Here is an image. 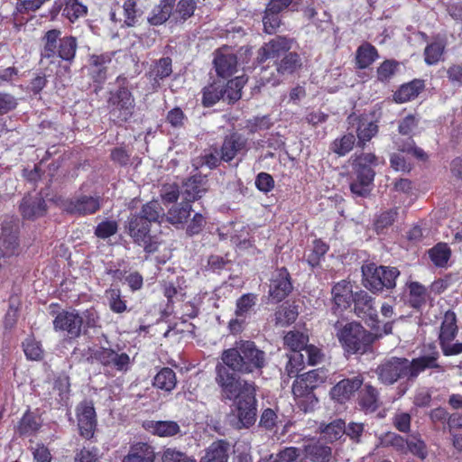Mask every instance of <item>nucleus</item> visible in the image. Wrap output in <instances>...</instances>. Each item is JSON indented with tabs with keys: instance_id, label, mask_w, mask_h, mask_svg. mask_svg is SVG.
I'll return each instance as SVG.
<instances>
[{
	"instance_id": "obj_18",
	"label": "nucleus",
	"mask_w": 462,
	"mask_h": 462,
	"mask_svg": "<svg viewBox=\"0 0 462 462\" xmlns=\"http://www.w3.org/2000/svg\"><path fill=\"white\" fill-rule=\"evenodd\" d=\"M439 357L440 355L435 343L430 342L423 345L421 356L413 358L411 361L408 360L410 380L417 378L420 373L427 369H436L439 372H443V366L439 362Z\"/></svg>"
},
{
	"instance_id": "obj_42",
	"label": "nucleus",
	"mask_w": 462,
	"mask_h": 462,
	"mask_svg": "<svg viewBox=\"0 0 462 462\" xmlns=\"http://www.w3.org/2000/svg\"><path fill=\"white\" fill-rule=\"evenodd\" d=\"M56 5L57 2H55L53 6L55 12L58 13L62 9V16L67 18L72 23L88 14V7L79 0H66L63 5H60L58 7H56Z\"/></svg>"
},
{
	"instance_id": "obj_22",
	"label": "nucleus",
	"mask_w": 462,
	"mask_h": 462,
	"mask_svg": "<svg viewBox=\"0 0 462 462\" xmlns=\"http://www.w3.org/2000/svg\"><path fill=\"white\" fill-rule=\"evenodd\" d=\"M19 226L14 219L3 221L0 235V257H12L19 253Z\"/></svg>"
},
{
	"instance_id": "obj_25",
	"label": "nucleus",
	"mask_w": 462,
	"mask_h": 462,
	"mask_svg": "<svg viewBox=\"0 0 462 462\" xmlns=\"http://www.w3.org/2000/svg\"><path fill=\"white\" fill-rule=\"evenodd\" d=\"M364 380L361 374L340 380L329 391L331 399L341 404L346 403L362 387Z\"/></svg>"
},
{
	"instance_id": "obj_24",
	"label": "nucleus",
	"mask_w": 462,
	"mask_h": 462,
	"mask_svg": "<svg viewBox=\"0 0 462 462\" xmlns=\"http://www.w3.org/2000/svg\"><path fill=\"white\" fill-rule=\"evenodd\" d=\"M101 207L100 198L79 195L65 201V211L70 215L88 216L97 213Z\"/></svg>"
},
{
	"instance_id": "obj_48",
	"label": "nucleus",
	"mask_w": 462,
	"mask_h": 462,
	"mask_svg": "<svg viewBox=\"0 0 462 462\" xmlns=\"http://www.w3.org/2000/svg\"><path fill=\"white\" fill-rule=\"evenodd\" d=\"M124 26L134 27L143 14L139 5V0H124L123 3Z\"/></svg>"
},
{
	"instance_id": "obj_35",
	"label": "nucleus",
	"mask_w": 462,
	"mask_h": 462,
	"mask_svg": "<svg viewBox=\"0 0 462 462\" xmlns=\"http://www.w3.org/2000/svg\"><path fill=\"white\" fill-rule=\"evenodd\" d=\"M143 427L152 435L170 438L180 432V425L174 420H147Z\"/></svg>"
},
{
	"instance_id": "obj_32",
	"label": "nucleus",
	"mask_w": 462,
	"mask_h": 462,
	"mask_svg": "<svg viewBox=\"0 0 462 462\" xmlns=\"http://www.w3.org/2000/svg\"><path fill=\"white\" fill-rule=\"evenodd\" d=\"M425 81L420 79H414L407 83L402 84L393 95V101L397 104H403L414 100L424 90Z\"/></svg>"
},
{
	"instance_id": "obj_2",
	"label": "nucleus",
	"mask_w": 462,
	"mask_h": 462,
	"mask_svg": "<svg viewBox=\"0 0 462 462\" xmlns=\"http://www.w3.org/2000/svg\"><path fill=\"white\" fill-rule=\"evenodd\" d=\"M294 40L277 35L265 42L257 51L256 62L273 61L277 73L281 76L292 75L302 67V59L296 51H291Z\"/></svg>"
},
{
	"instance_id": "obj_46",
	"label": "nucleus",
	"mask_w": 462,
	"mask_h": 462,
	"mask_svg": "<svg viewBox=\"0 0 462 462\" xmlns=\"http://www.w3.org/2000/svg\"><path fill=\"white\" fill-rule=\"evenodd\" d=\"M408 304L410 307L420 310L427 301V289L419 282H411L408 284Z\"/></svg>"
},
{
	"instance_id": "obj_29",
	"label": "nucleus",
	"mask_w": 462,
	"mask_h": 462,
	"mask_svg": "<svg viewBox=\"0 0 462 462\" xmlns=\"http://www.w3.org/2000/svg\"><path fill=\"white\" fill-rule=\"evenodd\" d=\"M154 447L145 441H134L121 462H155Z\"/></svg>"
},
{
	"instance_id": "obj_37",
	"label": "nucleus",
	"mask_w": 462,
	"mask_h": 462,
	"mask_svg": "<svg viewBox=\"0 0 462 462\" xmlns=\"http://www.w3.org/2000/svg\"><path fill=\"white\" fill-rule=\"evenodd\" d=\"M223 79L217 78L205 86L201 90V104L204 107H211L223 100Z\"/></svg>"
},
{
	"instance_id": "obj_60",
	"label": "nucleus",
	"mask_w": 462,
	"mask_h": 462,
	"mask_svg": "<svg viewBox=\"0 0 462 462\" xmlns=\"http://www.w3.org/2000/svg\"><path fill=\"white\" fill-rule=\"evenodd\" d=\"M263 31L268 34H274L282 23L281 14L269 10L266 6L263 17Z\"/></svg>"
},
{
	"instance_id": "obj_5",
	"label": "nucleus",
	"mask_w": 462,
	"mask_h": 462,
	"mask_svg": "<svg viewBox=\"0 0 462 462\" xmlns=\"http://www.w3.org/2000/svg\"><path fill=\"white\" fill-rule=\"evenodd\" d=\"M250 150L247 137L236 130L226 134L220 143H214L200 155V163L210 170L218 168L223 162L231 163L237 156H245Z\"/></svg>"
},
{
	"instance_id": "obj_61",
	"label": "nucleus",
	"mask_w": 462,
	"mask_h": 462,
	"mask_svg": "<svg viewBox=\"0 0 462 462\" xmlns=\"http://www.w3.org/2000/svg\"><path fill=\"white\" fill-rule=\"evenodd\" d=\"M162 290L164 297L167 299V308L172 309L175 299L178 300L179 295L181 298L185 295L180 292L181 288L177 286L173 282L162 281Z\"/></svg>"
},
{
	"instance_id": "obj_34",
	"label": "nucleus",
	"mask_w": 462,
	"mask_h": 462,
	"mask_svg": "<svg viewBox=\"0 0 462 462\" xmlns=\"http://www.w3.org/2000/svg\"><path fill=\"white\" fill-rule=\"evenodd\" d=\"M305 457L311 462H336L332 448L320 440L304 446Z\"/></svg>"
},
{
	"instance_id": "obj_20",
	"label": "nucleus",
	"mask_w": 462,
	"mask_h": 462,
	"mask_svg": "<svg viewBox=\"0 0 462 462\" xmlns=\"http://www.w3.org/2000/svg\"><path fill=\"white\" fill-rule=\"evenodd\" d=\"M79 434L85 439H93L97 427V412L92 401L84 400L76 407Z\"/></svg>"
},
{
	"instance_id": "obj_36",
	"label": "nucleus",
	"mask_w": 462,
	"mask_h": 462,
	"mask_svg": "<svg viewBox=\"0 0 462 462\" xmlns=\"http://www.w3.org/2000/svg\"><path fill=\"white\" fill-rule=\"evenodd\" d=\"M207 179L201 175H194L187 180L184 183L185 200L192 203L199 199L208 190Z\"/></svg>"
},
{
	"instance_id": "obj_31",
	"label": "nucleus",
	"mask_w": 462,
	"mask_h": 462,
	"mask_svg": "<svg viewBox=\"0 0 462 462\" xmlns=\"http://www.w3.org/2000/svg\"><path fill=\"white\" fill-rule=\"evenodd\" d=\"M357 404L365 413H373L381 405L378 389L371 383H365L358 390Z\"/></svg>"
},
{
	"instance_id": "obj_55",
	"label": "nucleus",
	"mask_w": 462,
	"mask_h": 462,
	"mask_svg": "<svg viewBox=\"0 0 462 462\" xmlns=\"http://www.w3.org/2000/svg\"><path fill=\"white\" fill-rule=\"evenodd\" d=\"M400 63L395 60H383L376 69L377 80L382 83H387L395 75Z\"/></svg>"
},
{
	"instance_id": "obj_53",
	"label": "nucleus",
	"mask_w": 462,
	"mask_h": 462,
	"mask_svg": "<svg viewBox=\"0 0 462 462\" xmlns=\"http://www.w3.org/2000/svg\"><path fill=\"white\" fill-rule=\"evenodd\" d=\"M448 428L452 443L456 449L462 451V415L452 414L448 417Z\"/></svg>"
},
{
	"instance_id": "obj_41",
	"label": "nucleus",
	"mask_w": 462,
	"mask_h": 462,
	"mask_svg": "<svg viewBox=\"0 0 462 462\" xmlns=\"http://www.w3.org/2000/svg\"><path fill=\"white\" fill-rule=\"evenodd\" d=\"M356 121V137L357 146L364 148L365 143L369 142L378 133V125L375 122L368 121L367 118L357 116Z\"/></svg>"
},
{
	"instance_id": "obj_52",
	"label": "nucleus",
	"mask_w": 462,
	"mask_h": 462,
	"mask_svg": "<svg viewBox=\"0 0 462 462\" xmlns=\"http://www.w3.org/2000/svg\"><path fill=\"white\" fill-rule=\"evenodd\" d=\"M399 215V208L394 207L382 212L374 220V226L377 234L384 233V230L393 225Z\"/></svg>"
},
{
	"instance_id": "obj_59",
	"label": "nucleus",
	"mask_w": 462,
	"mask_h": 462,
	"mask_svg": "<svg viewBox=\"0 0 462 462\" xmlns=\"http://www.w3.org/2000/svg\"><path fill=\"white\" fill-rule=\"evenodd\" d=\"M356 137L353 134H344L341 138L336 139L332 143V151L338 156H345L354 147Z\"/></svg>"
},
{
	"instance_id": "obj_1",
	"label": "nucleus",
	"mask_w": 462,
	"mask_h": 462,
	"mask_svg": "<svg viewBox=\"0 0 462 462\" xmlns=\"http://www.w3.org/2000/svg\"><path fill=\"white\" fill-rule=\"evenodd\" d=\"M164 216L159 201L152 199L143 204L139 212L128 216L125 225V232L134 244L143 246L146 253L152 254L157 251L158 245L152 241L151 228L153 224L160 225Z\"/></svg>"
},
{
	"instance_id": "obj_33",
	"label": "nucleus",
	"mask_w": 462,
	"mask_h": 462,
	"mask_svg": "<svg viewBox=\"0 0 462 462\" xmlns=\"http://www.w3.org/2000/svg\"><path fill=\"white\" fill-rule=\"evenodd\" d=\"M231 445L226 439L213 441L199 462H228Z\"/></svg>"
},
{
	"instance_id": "obj_43",
	"label": "nucleus",
	"mask_w": 462,
	"mask_h": 462,
	"mask_svg": "<svg viewBox=\"0 0 462 462\" xmlns=\"http://www.w3.org/2000/svg\"><path fill=\"white\" fill-rule=\"evenodd\" d=\"M192 211L191 203L183 199L168 209L166 218L171 225H183L187 222Z\"/></svg>"
},
{
	"instance_id": "obj_39",
	"label": "nucleus",
	"mask_w": 462,
	"mask_h": 462,
	"mask_svg": "<svg viewBox=\"0 0 462 462\" xmlns=\"http://www.w3.org/2000/svg\"><path fill=\"white\" fill-rule=\"evenodd\" d=\"M174 0H160L147 18L149 24L159 26L164 24L173 15Z\"/></svg>"
},
{
	"instance_id": "obj_10",
	"label": "nucleus",
	"mask_w": 462,
	"mask_h": 462,
	"mask_svg": "<svg viewBox=\"0 0 462 462\" xmlns=\"http://www.w3.org/2000/svg\"><path fill=\"white\" fill-rule=\"evenodd\" d=\"M324 382L319 369H313L297 377L292 383V393L298 408L306 412L312 411L319 402L314 390Z\"/></svg>"
},
{
	"instance_id": "obj_28",
	"label": "nucleus",
	"mask_w": 462,
	"mask_h": 462,
	"mask_svg": "<svg viewBox=\"0 0 462 462\" xmlns=\"http://www.w3.org/2000/svg\"><path fill=\"white\" fill-rule=\"evenodd\" d=\"M19 210L24 219L34 220L47 213V203L41 194H27L23 198Z\"/></svg>"
},
{
	"instance_id": "obj_30",
	"label": "nucleus",
	"mask_w": 462,
	"mask_h": 462,
	"mask_svg": "<svg viewBox=\"0 0 462 462\" xmlns=\"http://www.w3.org/2000/svg\"><path fill=\"white\" fill-rule=\"evenodd\" d=\"M172 73V60L170 57H162L155 60L146 72V78L153 89L161 88L162 81L169 78Z\"/></svg>"
},
{
	"instance_id": "obj_57",
	"label": "nucleus",
	"mask_w": 462,
	"mask_h": 462,
	"mask_svg": "<svg viewBox=\"0 0 462 462\" xmlns=\"http://www.w3.org/2000/svg\"><path fill=\"white\" fill-rule=\"evenodd\" d=\"M329 246L321 239H316L313 242V248L307 256L308 263L312 267H317L320 264L321 260L328 253Z\"/></svg>"
},
{
	"instance_id": "obj_40",
	"label": "nucleus",
	"mask_w": 462,
	"mask_h": 462,
	"mask_svg": "<svg viewBox=\"0 0 462 462\" xmlns=\"http://www.w3.org/2000/svg\"><path fill=\"white\" fill-rule=\"evenodd\" d=\"M379 53L377 49L370 42H365L356 51V68L365 69L369 68L377 59Z\"/></svg>"
},
{
	"instance_id": "obj_9",
	"label": "nucleus",
	"mask_w": 462,
	"mask_h": 462,
	"mask_svg": "<svg viewBox=\"0 0 462 462\" xmlns=\"http://www.w3.org/2000/svg\"><path fill=\"white\" fill-rule=\"evenodd\" d=\"M106 106L114 125L122 126L128 123L135 112V98L131 88L123 84L109 90Z\"/></svg>"
},
{
	"instance_id": "obj_26",
	"label": "nucleus",
	"mask_w": 462,
	"mask_h": 462,
	"mask_svg": "<svg viewBox=\"0 0 462 462\" xmlns=\"http://www.w3.org/2000/svg\"><path fill=\"white\" fill-rule=\"evenodd\" d=\"M213 63L217 78L228 79L237 71V57L228 47L216 51Z\"/></svg>"
},
{
	"instance_id": "obj_11",
	"label": "nucleus",
	"mask_w": 462,
	"mask_h": 462,
	"mask_svg": "<svg viewBox=\"0 0 462 462\" xmlns=\"http://www.w3.org/2000/svg\"><path fill=\"white\" fill-rule=\"evenodd\" d=\"M361 271L362 283L372 292L393 289L396 286V279L400 275V271L396 267L377 266L373 263L363 265Z\"/></svg>"
},
{
	"instance_id": "obj_44",
	"label": "nucleus",
	"mask_w": 462,
	"mask_h": 462,
	"mask_svg": "<svg viewBox=\"0 0 462 462\" xmlns=\"http://www.w3.org/2000/svg\"><path fill=\"white\" fill-rule=\"evenodd\" d=\"M41 426V418L27 411L18 422L17 432L20 436H32L40 430Z\"/></svg>"
},
{
	"instance_id": "obj_15",
	"label": "nucleus",
	"mask_w": 462,
	"mask_h": 462,
	"mask_svg": "<svg viewBox=\"0 0 462 462\" xmlns=\"http://www.w3.org/2000/svg\"><path fill=\"white\" fill-rule=\"evenodd\" d=\"M88 359L91 363L99 364L104 368L117 372H126L130 365L129 355L106 346L88 348Z\"/></svg>"
},
{
	"instance_id": "obj_49",
	"label": "nucleus",
	"mask_w": 462,
	"mask_h": 462,
	"mask_svg": "<svg viewBox=\"0 0 462 462\" xmlns=\"http://www.w3.org/2000/svg\"><path fill=\"white\" fill-rule=\"evenodd\" d=\"M177 383L175 372L169 367L162 368L153 379V385L165 392L172 391Z\"/></svg>"
},
{
	"instance_id": "obj_8",
	"label": "nucleus",
	"mask_w": 462,
	"mask_h": 462,
	"mask_svg": "<svg viewBox=\"0 0 462 462\" xmlns=\"http://www.w3.org/2000/svg\"><path fill=\"white\" fill-rule=\"evenodd\" d=\"M378 159L371 152H362L353 159L352 167L355 178L350 182V190L358 197L366 198L370 195L374 183Z\"/></svg>"
},
{
	"instance_id": "obj_19",
	"label": "nucleus",
	"mask_w": 462,
	"mask_h": 462,
	"mask_svg": "<svg viewBox=\"0 0 462 462\" xmlns=\"http://www.w3.org/2000/svg\"><path fill=\"white\" fill-rule=\"evenodd\" d=\"M353 304L354 312L358 318L372 329L379 328L380 320L374 306V298L365 291L360 290L355 292Z\"/></svg>"
},
{
	"instance_id": "obj_14",
	"label": "nucleus",
	"mask_w": 462,
	"mask_h": 462,
	"mask_svg": "<svg viewBox=\"0 0 462 462\" xmlns=\"http://www.w3.org/2000/svg\"><path fill=\"white\" fill-rule=\"evenodd\" d=\"M309 340L307 332L294 329L285 334L283 337L284 346L293 352L286 365V371L290 376L297 374L304 368V355L301 354V351L306 348Z\"/></svg>"
},
{
	"instance_id": "obj_23",
	"label": "nucleus",
	"mask_w": 462,
	"mask_h": 462,
	"mask_svg": "<svg viewBox=\"0 0 462 462\" xmlns=\"http://www.w3.org/2000/svg\"><path fill=\"white\" fill-rule=\"evenodd\" d=\"M115 51L92 53L88 59V74L95 83L103 84L107 79L108 65L112 62Z\"/></svg>"
},
{
	"instance_id": "obj_63",
	"label": "nucleus",
	"mask_w": 462,
	"mask_h": 462,
	"mask_svg": "<svg viewBox=\"0 0 462 462\" xmlns=\"http://www.w3.org/2000/svg\"><path fill=\"white\" fill-rule=\"evenodd\" d=\"M118 225L115 220H104L95 228V236L101 239H106L117 233Z\"/></svg>"
},
{
	"instance_id": "obj_54",
	"label": "nucleus",
	"mask_w": 462,
	"mask_h": 462,
	"mask_svg": "<svg viewBox=\"0 0 462 462\" xmlns=\"http://www.w3.org/2000/svg\"><path fill=\"white\" fill-rule=\"evenodd\" d=\"M106 297L112 312L121 314L127 310V302L123 299L120 289L110 288L106 290Z\"/></svg>"
},
{
	"instance_id": "obj_6",
	"label": "nucleus",
	"mask_w": 462,
	"mask_h": 462,
	"mask_svg": "<svg viewBox=\"0 0 462 462\" xmlns=\"http://www.w3.org/2000/svg\"><path fill=\"white\" fill-rule=\"evenodd\" d=\"M334 328L337 340L347 355H364L371 351L375 340L382 337V334L367 330L358 321L343 323L337 320Z\"/></svg>"
},
{
	"instance_id": "obj_58",
	"label": "nucleus",
	"mask_w": 462,
	"mask_h": 462,
	"mask_svg": "<svg viewBox=\"0 0 462 462\" xmlns=\"http://www.w3.org/2000/svg\"><path fill=\"white\" fill-rule=\"evenodd\" d=\"M445 46L439 42L428 44L424 50V60L428 65L437 64L442 58Z\"/></svg>"
},
{
	"instance_id": "obj_50",
	"label": "nucleus",
	"mask_w": 462,
	"mask_h": 462,
	"mask_svg": "<svg viewBox=\"0 0 462 462\" xmlns=\"http://www.w3.org/2000/svg\"><path fill=\"white\" fill-rule=\"evenodd\" d=\"M199 0H179L173 12L176 23H183L191 18L197 9Z\"/></svg>"
},
{
	"instance_id": "obj_3",
	"label": "nucleus",
	"mask_w": 462,
	"mask_h": 462,
	"mask_svg": "<svg viewBox=\"0 0 462 462\" xmlns=\"http://www.w3.org/2000/svg\"><path fill=\"white\" fill-rule=\"evenodd\" d=\"M221 363L238 374H262L266 365V354L252 340L236 341L221 353Z\"/></svg>"
},
{
	"instance_id": "obj_51",
	"label": "nucleus",
	"mask_w": 462,
	"mask_h": 462,
	"mask_svg": "<svg viewBox=\"0 0 462 462\" xmlns=\"http://www.w3.org/2000/svg\"><path fill=\"white\" fill-rule=\"evenodd\" d=\"M321 433L326 440L333 443L339 440L346 433V423L341 419H337L324 427H321Z\"/></svg>"
},
{
	"instance_id": "obj_4",
	"label": "nucleus",
	"mask_w": 462,
	"mask_h": 462,
	"mask_svg": "<svg viewBox=\"0 0 462 462\" xmlns=\"http://www.w3.org/2000/svg\"><path fill=\"white\" fill-rule=\"evenodd\" d=\"M60 29H51L41 38V60H46L50 64H56L69 71L75 62L79 42L73 35L61 36Z\"/></svg>"
},
{
	"instance_id": "obj_47",
	"label": "nucleus",
	"mask_w": 462,
	"mask_h": 462,
	"mask_svg": "<svg viewBox=\"0 0 462 462\" xmlns=\"http://www.w3.org/2000/svg\"><path fill=\"white\" fill-rule=\"evenodd\" d=\"M258 297L254 293H245L236 301L235 315L246 319L254 310Z\"/></svg>"
},
{
	"instance_id": "obj_38",
	"label": "nucleus",
	"mask_w": 462,
	"mask_h": 462,
	"mask_svg": "<svg viewBox=\"0 0 462 462\" xmlns=\"http://www.w3.org/2000/svg\"><path fill=\"white\" fill-rule=\"evenodd\" d=\"M246 82L244 76L231 79H223V101L229 105L236 103L242 97V89Z\"/></svg>"
},
{
	"instance_id": "obj_45",
	"label": "nucleus",
	"mask_w": 462,
	"mask_h": 462,
	"mask_svg": "<svg viewBox=\"0 0 462 462\" xmlns=\"http://www.w3.org/2000/svg\"><path fill=\"white\" fill-rule=\"evenodd\" d=\"M451 249L447 243L439 242L428 251L430 261L436 267L445 268L451 257Z\"/></svg>"
},
{
	"instance_id": "obj_21",
	"label": "nucleus",
	"mask_w": 462,
	"mask_h": 462,
	"mask_svg": "<svg viewBox=\"0 0 462 462\" xmlns=\"http://www.w3.org/2000/svg\"><path fill=\"white\" fill-rule=\"evenodd\" d=\"M293 291L291 276L286 267L277 268L270 278L268 295L273 303H279Z\"/></svg>"
},
{
	"instance_id": "obj_13",
	"label": "nucleus",
	"mask_w": 462,
	"mask_h": 462,
	"mask_svg": "<svg viewBox=\"0 0 462 462\" xmlns=\"http://www.w3.org/2000/svg\"><path fill=\"white\" fill-rule=\"evenodd\" d=\"M216 383L220 387L224 398L229 401L238 398L245 387L252 389L256 386L254 382L241 379L236 372L222 363L216 365Z\"/></svg>"
},
{
	"instance_id": "obj_62",
	"label": "nucleus",
	"mask_w": 462,
	"mask_h": 462,
	"mask_svg": "<svg viewBox=\"0 0 462 462\" xmlns=\"http://www.w3.org/2000/svg\"><path fill=\"white\" fill-rule=\"evenodd\" d=\"M279 422L282 421L279 420L277 413L273 409L266 408L260 416L259 427L265 430L273 431L278 427Z\"/></svg>"
},
{
	"instance_id": "obj_12",
	"label": "nucleus",
	"mask_w": 462,
	"mask_h": 462,
	"mask_svg": "<svg viewBox=\"0 0 462 462\" xmlns=\"http://www.w3.org/2000/svg\"><path fill=\"white\" fill-rule=\"evenodd\" d=\"M457 314L448 310L445 312L440 323L438 341L444 356H454L462 354V342L456 340L458 335Z\"/></svg>"
},
{
	"instance_id": "obj_27",
	"label": "nucleus",
	"mask_w": 462,
	"mask_h": 462,
	"mask_svg": "<svg viewBox=\"0 0 462 462\" xmlns=\"http://www.w3.org/2000/svg\"><path fill=\"white\" fill-rule=\"evenodd\" d=\"M332 310L334 313L337 311L343 312L347 310L354 300L355 292L353 286L349 281L342 280L335 283L331 289Z\"/></svg>"
},
{
	"instance_id": "obj_64",
	"label": "nucleus",
	"mask_w": 462,
	"mask_h": 462,
	"mask_svg": "<svg viewBox=\"0 0 462 462\" xmlns=\"http://www.w3.org/2000/svg\"><path fill=\"white\" fill-rule=\"evenodd\" d=\"M254 185L259 191L268 194L274 189L275 181L270 173L261 171L255 177Z\"/></svg>"
},
{
	"instance_id": "obj_17",
	"label": "nucleus",
	"mask_w": 462,
	"mask_h": 462,
	"mask_svg": "<svg viewBox=\"0 0 462 462\" xmlns=\"http://www.w3.org/2000/svg\"><path fill=\"white\" fill-rule=\"evenodd\" d=\"M234 402V411L238 420L239 428L249 429L252 427L257 417V399L256 386L249 389L245 388V392Z\"/></svg>"
},
{
	"instance_id": "obj_56",
	"label": "nucleus",
	"mask_w": 462,
	"mask_h": 462,
	"mask_svg": "<svg viewBox=\"0 0 462 462\" xmlns=\"http://www.w3.org/2000/svg\"><path fill=\"white\" fill-rule=\"evenodd\" d=\"M23 349L27 359L40 361L43 358V348L41 342L33 337H27L23 342Z\"/></svg>"
},
{
	"instance_id": "obj_7",
	"label": "nucleus",
	"mask_w": 462,
	"mask_h": 462,
	"mask_svg": "<svg viewBox=\"0 0 462 462\" xmlns=\"http://www.w3.org/2000/svg\"><path fill=\"white\" fill-rule=\"evenodd\" d=\"M97 328H100V316L93 307L82 312L62 310L53 319L54 330L65 333L69 339H77Z\"/></svg>"
},
{
	"instance_id": "obj_16",
	"label": "nucleus",
	"mask_w": 462,
	"mask_h": 462,
	"mask_svg": "<svg viewBox=\"0 0 462 462\" xmlns=\"http://www.w3.org/2000/svg\"><path fill=\"white\" fill-rule=\"evenodd\" d=\"M374 373L380 383L387 386L394 384L402 378L410 380L408 359L397 356L384 358L377 365Z\"/></svg>"
}]
</instances>
